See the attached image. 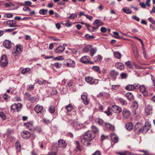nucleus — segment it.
I'll return each mask as SVG.
<instances>
[{
	"label": "nucleus",
	"instance_id": "f257e3e1",
	"mask_svg": "<svg viewBox=\"0 0 155 155\" xmlns=\"http://www.w3.org/2000/svg\"><path fill=\"white\" fill-rule=\"evenodd\" d=\"M95 136L92 132L91 131H88L84 134L83 138L81 139V142L84 144L86 143V142H89L92 140Z\"/></svg>",
	"mask_w": 155,
	"mask_h": 155
},
{
	"label": "nucleus",
	"instance_id": "f03ea898",
	"mask_svg": "<svg viewBox=\"0 0 155 155\" xmlns=\"http://www.w3.org/2000/svg\"><path fill=\"white\" fill-rule=\"evenodd\" d=\"M24 125L28 129L31 131H36L37 132L40 133L41 132V130L40 127H34L32 122H28L27 123H24Z\"/></svg>",
	"mask_w": 155,
	"mask_h": 155
},
{
	"label": "nucleus",
	"instance_id": "7ed1b4c3",
	"mask_svg": "<svg viewBox=\"0 0 155 155\" xmlns=\"http://www.w3.org/2000/svg\"><path fill=\"white\" fill-rule=\"evenodd\" d=\"M143 124L141 123L138 122L136 123L134 127V130L135 133L140 134L143 133Z\"/></svg>",
	"mask_w": 155,
	"mask_h": 155
},
{
	"label": "nucleus",
	"instance_id": "20e7f679",
	"mask_svg": "<svg viewBox=\"0 0 155 155\" xmlns=\"http://www.w3.org/2000/svg\"><path fill=\"white\" fill-rule=\"evenodd\" d=\"M8 63V61L6 56L5 55H2L0 61V65L2 67H5Z\"/></svg>",
	"mask_w": 155,
	"mask_h": 155
},
{
	"label": "nucleus",
	"instance_id": "39448f33",
	"mask_svg": "<svg viewBox=\"0 0 155 155\" xmlns=\"http://www.w3.org/2000/svg\"><path fill=\"white\" fill-rule=\"evenodd\" d=\"M64 64L68 67H74L75 63L74 61L70 59H66L64 60Z\"/></svg>",
	"mask_w": 155,
	"mask_h": 155
},
{
	"label": "nucleus",
	"instance_id": "423d86ee",
	"mask_svg": "<svg viewBox=\"0 0 155 155\" xmlns=\"http://www.w3.org/2000/svg\"><path fill=\"white\" fill-rule=\"evenodd\" d=\"M34 110L37 114L39 113L43 114L45 111V109L43 107L39 105H37L35 106Z\"/></svg>",
	"mask_w": 155,
	"mask_h": 155
},
{
	"label": "nucleus",
	"instance_id": "0eeeda50",
	"mask_svg": "<svg viewBox=\"0 0 155 155\" xmlns=\"http://www.w3.org/2000/svg\"><path fill=\"white\" fill-rule=\"evenodd\" d=\"M138 86L139 85H137L136 83L134 84H129L125 87V89L128 91H133L134 89H138Z\"/></svg>",
	"mask_w": 155,
	"mask_h": 155
},
{
	"label": "nucleus",
	"instance_id": "6e6552de",
	"mask_svg": "<svg viewBox=\"0 0 155 155\" xmlns=\"http://www.w3.org/2000/svg\"><path fill=\"white\" fill-rule=\"evenodd\" d=\"M151 127L150 123L148 121L146 122L144 125H143V133H146L147 132Z\"/></svg>",
	"mask_w": 155,
	"mask_h": 155
},
{
	"label": "nucleus",
	"instance_id": "1a4fd4ad",
	"mask_svg": "<svg viewBox=\"0 0 155 155\" xmlns=\"http://www.w3.org/2000/svg\"><path fill=\"white\" fill-rule=\"evenodd\" d=\"M22 104L20 103H18L17 104H14L11 107L12 110H15L16 109L17 111H20L21 108Z\"/></svg>",
	"mask_w": 155,
	"mask_h": 155
},
{
	"label": "nucleus",
	"instance_id": "9d476101",
	"mask_svg": "<svg viewBox=\"0 0 155 155\" xmlns=\"http://www.w3.org/2000/svg\"><path fill=\"white\" fill-rule=\"evenodd\" d=\"M16 49L13 50L12 53L14 56L17 55L21 52V45H17L15 46Z\"/></svg>",
	"mask_w": 155,
	"mask_h": 155
},
{
	"label": "nucleus",
	"instance_id": "9b49d317",
	"mask_svg": "<svg viewBox=\"0 0 155 155\" xmlns=\"http://www.w3.org/2000/svg\"><path fill=\"white\" fill-rule=\"evenodd\" d=\"M111 109L113 112L116 113H119L122 110L121 107L116 105L112 106Z\"/></svg>",
	"mask_w": 155,
	"mask_h": 155
},
{
	"label": "nucleus",
	"instance_id": "f8f14e48",
	"mask_svg": "<svg viewBox=\"0 0 155 155\" xmlns=\"http://www.w3.org/2000/svg\"><path fill=\"white\" fill-rule=\"evenodd\" d=\"M23 138L24 139H28L30 137V133L26 130L24 131L21 134Z\"/></svg>",
	"mask_w": 155,
	"mask_h": 155
},
{
	"label": "nucleus",
	"instance_id": "ddd939ff",
	"mask_svg": "<svg viewBox=\"0 0 155 155\" xmlns=\"http://www.w3.org/2000/svg\"><path fill=\"white\" fill-rule=\"evenodd\" d=\"M58 146L59 147L64 148L67 145L66 142L63 139H59L58 142Z\"/></svg>",
	"mask_w": 155,
	"mask_h": 155
},
{
	"label": "nucleus",
	"instance_id": "4468645a",
	"mask_svg": "<svg viewBox=\"0 0 155 155\" xmlns=\"http://www.w3.org/2000/svg\"><path fill=\"white\" fill-rule=\"evenodd\" d=\"M145 111L147 115H150L152 113V107L150 105H147L145 108Z\"/></svg>",
	"mask_w": 155,
	"mask_h": 155
},
{
	"label": "nucleus",
	"instance_id": "2eb2a0df",
	"mask_svg": "<svg viewBox=\"0 0 155 155\" xmlns=\"http://www.w3.org/2000/svg\"><path fill=\"white\" fill-rule=\"evenodd\" d=\"M90 57L87 56H84L81 58V61L82 63L87 64L89 62Z\"/></svg>",
	"mask_w": 155,
	"mask_h": 155
},
{
	"label": "nucleus",
	"instance_id": "dca6fc26",
	"mask_svg": "<svg viewBox=\"0 0 155 155\" xmlns=\"http://www.w3.org/2000/svg\"><path fill=\"white\" fill-rule=\"evenodd\" d=\"M93 25L96 26L98 28L99 26L103 25L104 23L100 20L96 19L94 22Z\"/></svg>",
	"mask_w": 155,
	"mask_h": 155
},
{
	"label": "nucleus",
	"instance_id": "f3484780",
	"mask_svg": "<svg viewBox=\"0 0 155 155\" xmlns=\"http://www.w3.org/2000/svg\"><path fill=\"white\" fill-rule=\"evenodd\" d=\"M122 114L124 117L125 118H128L130 114L129 111L127 109H124L123 111Z\"/></svg>",
	"mask_w": 155,
	"mask_h": 155
},
{
	"label": "nucleus",
	"instance_id": "a211bd4d",
	"mask_svg": "<svg viewBox=\"0 0 155 155\" xmlns=\"http://www.w3.org/2000/svg\"><path fill=\"white\" fill-rule=\"evenodd\" d=\"M12 45V44L11 41L8 40H6L3 42L4 46L8 49L11 48Z\"/></svg>",
	"mask_w": 155,
	"mask_h": 155
},
{
	"label": "nucleus",
	"instance_id": "6ab92c4d",
	"mask_svg": "<svg viewBox=\"0 0 155 155\" xmlns=\"http://www.w3.org/2000/svg\"><path fill=\"white\" fill-rule=\"evenodd\" d=\"M86 81L91 84H93L94 83L95 80L91 77H86L85 78Z\"/></svg>",
	"mask_w": 155,
	"mask_h": 155
},
{
	"label": "nucleus",
	"instance_id": "aec40b11",
	"mask_svg": "<svg viewBox=\"0 0 155 155\" xmlns=\"http://www.w3.org/2000/svg\"><path fill=\"white\" fill-rule=\"evenodd\" d=\"M65 48L64 46H61L58 47L55 50L54 52L56 53H60L63 52L65 50Z\"/></svg>",
	"mask_w": 155,
	"mask_h": 155
},
{
	"label": "nucleus",
	"instance_id": "412c9836",
	"mask_svg": "<svg viewBox=\"0 0 155 155\" xmlns=\"http://www.w3.org/2000/svg\"><path fill=\"white\" fill-rule=\"evenodd\" d=\"M111 138L113 142L114 143H116L118 141V138L117 136L114 134L111 135Z\"/></svg>",
	"mask_w": 155,
	"mask_h": 155
},
{
	"label": "nucleus",
	"instance_id": "4be33fe9",
	"mask_svg": "<svg viewBox=\"0 0 155 155\" xmlns=\"http://www.w3.org/2000/svg\"><path fill=\"white\" fill-rule=\"evenodd\" d=\"M115 66L117 68L119 69L120 70H122L124 68V65L122 63L117 62L115 65Z\"/></svg>",
	"mask_w": 155,
	"mask_h": 155
},
{
	"label": "nucleus",
	"instance_id": "5701e85b",
	"mask_svg": "<svg viewBox=\"0 0 155 155\" xmlns=\"http://www.w3.org/2000/svg\"><path fill=\"white\" fill-rule=\"evenodd\" d=\"M83 126V124L79 122H76L74 124V127L77 130L81 129Z\"/></svg>",
	"mask_w": 155,
	"mask_h": 155
},
{
	"label": "nucleus",
	"instance_id": "b1692460",
	"mask_svg": "<svg viewBox=\"0 0 155 155\" xmlns=\"http://www.w3.org/2000/svg\"><path fill=\"white\" fill-rule=\"evenodd\" d=\"M81 98L84 104L85 105L88 104V102L87 99V97L86 95H81Z\"/></svg>",
	"mask_w": 155,
	"mask_h": 155
},
{
	"label": "nucleus",
	"instance_id": "393cba45",
	"mask_svg": "<svg viewBox=\"0 0 155 155\" xmlns=\"http://www.w3.org/2000/svg\"><path fill=\"white\" fill-rule=\"evenodd\" d=\"M126 97L129 100H132L134 98L133 95L131 92H127V93L126 94Z\"/></svg>",
	"mask_w": 155,
	"mask_h": 155
},
{
	"label": "nucleus",
	"instance_id": "a878e982",
	"mask_svg": "<svg viewBox=\"0 0 155 155\" xmlns=\"http://www.w3.org/2000/svg\"><path fill=\"white\" fill-rule=\"evenodd\" d=\"M92 69L98 73L101 74V71L99 66H93L92 67Z\"/></svg>",
	"mask_w": 155,
	"mask_h": 155
},
{
	"label": "nucleus",
	"instance_id": "bb28decb",
	"mask_svg": "<svg viewBox=\"0 0 155 155\" xmlns=\"http://www.w3.org/2000/svg\"><path fill=\"white\" fill-rule=\"evenodd\" d=\"M91 47H92V45H87L83 48V50L85 52H87L90 51Z\"/></svg>",
	"mask_w": 155,
	"mask_h": 155
},
{
	"label": "nucleus",
	"instance_id": "cd10ccee",
	"mask_svg": "<svg viewBox=\"0 0 155 155\" xmlns=\"http://www.w3.org/2000/svg\"><path fill=\"white\" fill-rule=\"evenodd\" d=\"M126 128L128 130H131L133 128V126L132 123H129L126 125Z\"/></svg>",
	"mask_w": 155,
	"mask_h": 155
},
{
	"label": "nucleus",
	"instance_id": "c85d7f7f",
	"mask_svg": "<svg viewBox=\"0 0 155 155\" xmlns=\"http://www.w3.org/2000/svg\"><path fill=\"white\" fill-rule=\"evenodd\" d=\"M91 129L92 130V133L94 134H97L98 132V128L94 126H92L91 127Z\"/></svg>",
	"mask_w": 155,
	"mask_h": 155
},
{
	"label": "nucleus",
	"instance_id": "c756f323",
	"mask_svg": "<svg viewBox=\"0 0 155 155\" xmlns=\"http://www.w3.org/2000/svg\"><path fill=\"white\" fill-rule=\"evenodd\" d=\"M102 59V57L100 55H97L94 57V60L96 62L101 61Z\"/></svg>",
	"mask_w": 155,
	"mask_h": 155
},
{
	"label": "nucleus",
	"instance_id": "7c9ffc66",
	"mask_svg": "<svg viewBox=\"0 0 155 155\" xmlns=\"http://www.w3.org/2000/svg\"><path fill=\"white\" fill-rule=\"evenodd\" d=\"M97 49L96 48H91L90 50V54L92 56H93L96 52Z\"/></svg>",
	"mask_w": 155,
	"mask_h": 155
},
{
	"label": "nucleus",
	"instance_id": "2f4dec72",
	"mask_svg": "<svg viewBox=\"0 0 155 155\" xmlns=\"http://www.w3.org/2000/svg\"><path fill=\"white\" fill-rule=\"evenodd\" d=\"M114 54L115 57L119 59H120L121 57V54L117 51L114 52Z\"/></svg>",
	"mask_w": 155,
	"mask_h": 155
},
{
	"label": "nucleus",
	"instance_id": "473e14b6",
	"mask_svg": "<svg viewBox=\"0 0 155 155\" xmlns=\"http://www.w3.org/2000/svg\"><path fill=\"white\" fill-rule=\"evenodd\" d=\"M137 84L139 85L138 87V89L139 88L140 91L141 92L143 91H144L146 90V88L144 85H140V84Z\"/></svg>",
	"mask_w": 155,
	"mask_h": 155
},
{
	"label": "nucleus",
	"instance_id": "72a5a7b5",
	"mask_svg": "<svg viewBox=\"0 0 155 155\" xmlns=\"http://www.w3.org/2000/svg\"><path fill=\"white\" fill-rule=\"evenodd\" d=\"M37 82L39 84H45L47 83V81L42 79H38L37 80Z\"/></svg>",
	"mask_w": 155,
	"mask_h": 155
},
{
	"label": "nucleus",
	"instance_id": "f704fd0d",
	"mask_svg": "<svg viewBox=\"0 0 155 155\" xmlns=\"http://www.w3.org/2000/svg\"><path fill=\"white\" fill-rule=\"evenodd\" d=\"M73 106L71 104L65 107L66 109L68 112L71 111L73 109Z\"/></svg>",
	"mask_w": 155,
	"mask_h": 155
},
{
	"label": "nucleus",
	"instance_id": "c9c22d12",
	"mask_svg": "<svg viewBox=\"0 0 155 155\" xmlns=\"http://www.w3.org/2000/svg\"><path fill=\"white\" fill-rule=\"evenodd\" d=\"M110 107H108L107 110L104 111L105 113L106 114L107 116H110L112 114V112L110 111Z\"/></svg>",
	"mask_w": 155,
	"mask_h": 155
},
{
	"label": "nucleus",
	"instance_id": "e433bc0d",
	"mask_svg": "<svg viewBox=\"0 0 155 155\" xmlns=\"http://www.w3.org/2000/svg\"><path fill=\"white\" fill-rule=\"evenodd\" d=\"M125 64L130 69H132L133 68V66L131 64V61H130L125 62Z\"/></svg>",
	"mask_w": 155,
	"mask_h": 155
},
{
	"label": "nucleus",
	"instance_id": "4c0bfd02",
	"mask_svg": "<svg viewBox=\"0 0 155 155\" xmlns=\"http://www.w3.org/2000/svg\"><path fill=\"white\" fill-rule=\"evenodd\" d=\"M48 12V9H42L40 10L39 11V13L42 15H46Z\"/></svg>",
	"mask_w": 155,
	"mask_h": 155
},
{
	"label": "nucleus",
	"instance_id": "58836bf2",
	"mask_svg": "<svg viewBox=\"0 0 155 155\" xmlns=\"http://www.w3.org/2000/svg\"><path fill=\"white\" fill-rule=\"evenodd\" d=\"M96 121L100 125H102L104 123V121L102 119L100 118H97L96 120Z\"/></svg>",
	"mask_w": 155,
	"mask_h": 155
},
{
	"label": "nucleus",
	"instance_id": "ea45409f",
	"mask_svg": "<svg viewBox=\"0 0 155 155\" xmlns=\"http://www.w3.org/2000/svg\"><path fill=\"white\" fill-rule=\"evenodd\" d=\"M119 73L115 71L112 70L110 72V75L111 77H114L118 75Z\"/></svg>",
	"mask_w": 155,
	"mask_h": 155
},
{
	"label": "nucleus",
	"instance_id": "a19ab883",
	"mask_svg": "<svg viewBox=\"0 0 155 155\" xmlns=\"http://www.w3.org/2000/svg\"><path fill=\"white\" fill-rule=\"evenodd\" d=\"M123 11L127 14H130L131 13V10L130 9L127 8H123Z\"/></svg>",
	"mask_w": 155,
	"mask_h": 155
},
{
	"label": "nucleus",
	"instance_id": "79ce46f5",
	"mask_svg": "<svg viewBox=\"0 0 155 155\" xmlns=\"http://www.w3.org/2000/svg\"><path fill=\"white\" fill-rule=\"evenodd\" d=\"M31 70L30 68H26L22 69L21 71V72L22 74H25L26 73L28 72Z\"/></svg>",
	"mask_w": 155,
	"mask_h": 155
},
{
	"label": "nucleus",
	"instance_id": "37998d69",
	"mask_svg": "<svg viewBox=\"0 0 155 155\" xmlns=\"http://www.w3.org/2000/svg\"><path fill=\"white\" fill-rule=\"evenodd\" d=\"M107 94V93H105L104 92H101L100 93H99V94H98L97 95V97H102V96L105 97V96H106Z\"/></svg>",
	"mask_w": 155,
	"mask_h": 155
},
{
	"label": "nucleus",
	"instance_id": "c03bdc74",
	"mask_svg": "<svg viewBox=\"0 0 155 155\" xmlns=\"http://www.w3.org/2000/svg\"><path fill=\"white\" fill-rule=\"evenodd\" d=\"M77 16L74 13H72L69 16L68 18L71 19H74L77 18Z\"/></svg>",
	"mask_w": 155,
	"mask_h": 155
},
{
	"label": "nucleus",
	"instance_id": "a18cd8bd",
	"mask_svg": "<svg viewBox=\"0 0 155 155\" xmlns=\"http://www.w3.org/2000/svg\"><path fill=\"white\" fill-rule=\"evenodd\" d=\"M113 34L115 35L114 37L117 39H121L122 37L119 35V33L117 32L114 31L113 32Z\"/></svg>",
	"mask_w": 155,
	"mask_h": 155
},
{
	"label": "nucleus",
	"instance_id": "49530a36",
	"mask_svg": "<svg viewBox=\"0 0 155 155\" xmlns=\"http://www.w3.org/2000/svg\"><path fill=\"white\" fill-rule=\"evenodd\" d=\"M49 111L50 113H52L55 111V108L54 106H51L49 108Z\"/></svg>",
	"mask_w": 155,
	"mask_h": 155
},
{
	"label": "nucleus",
	"instance_id": "de8ad7c7",
	"mask_svg": "<svg viewBox=\"0 0 155 155\" xmlns=\"http://www.w3.org/2000/svg\"><path fill=\"white\" fill-rule=\"evenodd\" d=\"M54 59L56 60H63L64 59V58L61 56L54 58Z\"/></svg>",
	"mask_w": 155,
	"mask_h": 155
},
{
	"label": "nucleus",
	"instance_id": "09e8293b",
	"mask_svg": "<svg viewBox=\"0 0 155 155\" xmlns=\"http://www.w3.org/2000/svg\"><path fill=\"white\" fill-rule=\"evenodd\" d=\"M120 87L119 85H112V89L113 90H117Z\"/></svg>",
	"mask_w": 155,
	"mask_h": 155
},
{
	"label": "nucleus",
	"instance_id": "8fccbe9b",
	"mask_svg": "<svg viewBox=\"0 0 155 155\" xmlns=\"http://www.w3.org/2000/svg\"><path fill=\"white\" fill-rule=\"evenodd\" d=\"M0 117L3 120H5L6 119V117L5 114L2 112H0Z\"/></svg>",
	"mask_w": 155,
	"mask_h": 155
},
{
	"label": "nucleus",
	"instance_id": "3c124183",
	"mask_svg": "<svg viewBox=\"0 0 155 155\" xmlns=\"http://www.w3.org/2000/svg\"><path fill=\"white\" fill-rule=\"evenodd\" d=\"M54 66L57 68H60L61 66V64L58 62H57L55 63L54 64Z\"/></svg>",
	"mask_w": 155,
	"mask_h": 155
},
{
	"label": "nucleus",
	"instance_id": "603ef678",
	"mask_svg": "<svg viewBox=\"0 0 155 155\" xmlns=\"http://www.w3.org/2000/svg\"><path fill=\"white\" fill-rule=\"evenodd\" d=\"M122 79L126 78L127 76V74L126 73H123L120 74Z\"/></svg>",
	"mask_w": 155,
	"mask_h": 155
},
{
	"label": "nucleus",
	"instance_id": "864d4df0",
	"mask_svg": "<svg viewBox=\"0 0 155 155\" xmlns=\"http://www.w3.org/2000/svg\"><path fill=\"white\" fill-rule=\"evenodd\" d=\"M15 147L18 149H20L21 148V146L19 142L16 141L15 144Z\"/></svg>",
	"mask_w": 155,
	"mask_h": 155
},
{
	"label": "nucleus",
	"instance_id": "5fc2aeb1",
	"mask_svg": "<svg viewBox=\"0 0 155 155\" xmlns=\"http://www.w3.org/2000/svg\"><path fill=\"white\" fill-rule=\"evenodd\" d=\"M118 100L122 105H124L126 104V101L122 98H120Z\"/></svg>",
	"mask_w": 155,
	"mask_h": 155
},
{
	"label": "nucleus",
	"instance_id": "6e6d98bb",
	"mask_svg": "<svg viewBox=\"0 0 155 155\" xmlns=\"http://www.w3.org/2000/svg\"><path fill=\"white\" fill-rule=\"evenodd\" d=\"M85 37L87 39H93L94 38V37L93 36L90 35L88 34H86L85 35Z\"/></svg>",
	"mask_w": 155,
	"mask_h": 155
},
{
	"label": "nucleus",
	"instance_id": "4d7b16f0",
	"mask_svg": "<svg viewBox=\"0 0 155 155\" xmlns=\"http://www.w3.org/2000/svg\"><path fill=\"white\" fill-rule=\"evenodd\" d=\"M43 122L47 124H49L51 123V121L50 120L46 119H44L43 120Z\"/></svg>",
	"mask_w": 155,
	"mask_h": 155
},
{
	"label": "nucleus",
	"instance_id": "13d9d810",
	"mask_svg": "<svg viewBox=\"0 0 155 155\" xmlns=\"http://www.w3.org/2000/svg\"><path fill=\"white\" fill-rule=\"evenodd\" d=\"M76 144L77 145L76 148L77 149H78L79 151H81V146L79 144V143L78 142L76 141Z\"/></svg>",
	"mask_w": 155,
	"mask_h": 155
},
{
	"label": "nucleus",
	"instance_id": "bf43d9fd",
	"mask_svg": "<svg viewBox=\"0 0 155 155\" xmlns=\"http://www.w3.org/2000/svg\"><path fill=\"white\" fill-rule=\"evenodd\" d=\"M102 33H105L107 31V29L105 27H102L100 29Z\"/></svg>",
	"mask_w": 155,
	"mask_h": 155
},
{
	"label": "nucleus",
	"instance_id": "052dcab7",
	"mask_svg": "<svg viewBox=\"0 0 155 155\" xmlns=\"http://www.w3.org/2000/svg\"><path fill=\"white\" fill-rule=\"evenodd\" d=\"M13 16V15L11 14H5L4 15V17H7L8 18H12Z\"/></svg>",
	"mask_w": 155,
	"mask_h": 155
},
{
	"label": "nucleus",
	"instance_id": "680f3d73",
	"mask_svg": "<svg viewBox=\"0 0 155 155\" xmlns=\"http://www.w3.org/2000/svg\"><path fill=\"white\" fill-rule=\"evenodd\" d=\"M57 153L56 151H51L48 153V155H57Z\"/></svg>",
	"mask_w": 155,
	"mask_h": 155
},
{
	"label": "nucleus",
	"instance_id": "e2e57ef3",
	"mask_svg": "<svg viewBox=\"0 0 155 155\" xmlns=\"http://www.w3.org/2000/svg\"><path fill=\"white\" fill-rule=\"evenodd\" d=\"M132 18L137 21H140L139 18L136 16L133 15L132 16Z\"/></svg>",
	"mask_w": 155,
	"mask_h": 155
},
{
	"label": "nucleus",
	"instance_id": "0e129e2a",
	"mask_svg": "<svg viewBox=\"0 0 155 155\" xmlns=\"http://www.w3.org/2000/svg\"><path fill=\"white\" fill-rule=\"evenodd\" d=\"M149 21L152 24H155V21L152 18H148Z\"/></svg>",
	"mask_w": 155,
	"mask_h": 155
},
{
	"label": "nucleus",
	"instance_id": "69168bd1",
	"mask_svg": "<svg viewBox=\"0 0 155 155\" xmlns=\"http://www.w3.org/2000/svg\"><path fill=\"white\" fill-rule=\"evenodd\" d=\"M141 92L143 94L145 97H147L148 95V92L146 90L142 91Z\"/></svg>",
	"mask_w": 155,
	"mask_h": 155
},
{
	"label": "nucleus",
	"instance_id": "338daca9",
	"mask_svg": "<svg viewBox=\"0 0 155 155\" xmlns=\"http://www.w3.org/2000/svg\"><path fill=\"white\" fill-rule=\"evenodd\" d=\"M23 10L24 11H31L30 8L28 7H24L23 8Z\"/></svg>",
	"mask_w": 155,
	"mask_h": 155
},
{
	"label": "nucleus",
	"instance_id": "774afa93",
	"mask_svg": "<svg viewBox=\"0 0 155 155\" xmlns=\"http://www.w3.org/2000/svg\"><path fill=\"white\" fill-rule=\"evenodd\" d=\"M29 99L31 103H33L35 101V99L34 97H31Z\"/></svg>",
	"mask_w": 155,
	"mask_h": 155
}]
</instances>
